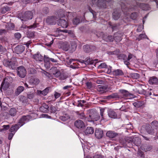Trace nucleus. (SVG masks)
Segmentation results:
<instances>
[{"label":"nucleus","instance_id":"obj_52","mask_svg":"<svg viewBox=\"0 0 158 158\" xmlns=\"http://www.w3.org/2000/svg\"><path fill=\"white\" fill-rule=\"evenodd\" d=\"M14 35L15 38L18 39H20L21 36V34L19 32L15 33Z\"/></svg>","mask_w":158,"mask_h":158},{"label":"nucleus","instance_id":"obj_43","mask_svg":"<svg viewBox=\"0 0 158 158\" xmlns=\"http://www.w3.org/2000/svg\"><path fill=\"white\" fill-rule=\"evenodd\" d=\"M50 88L49 87H48L42 91V92H41L42 93V95L44 96L46 95L49 92Z\"/></svg>","mask_w":158,"mask_h":158},{"label":"nucleus","instance_id":"obj_54","mask_svg":"<svg viewBox=\"0 0 158 158\" xmlns=\"http://www.w3.org/2000/svg\"><path fill=\"white\" fill-rule=\"evenodd\" d=\"M53 74L55 75L56 77H59L60 78V75L61 74L60 73V71L57 70L56 71L55 73H53Z\"/></svg>","mask_w":158,"mask_h":158},{"label":"nucleus","instance_id":"obj_35","mask_svg":"<svg viewBox=\"0 0 158 158\" xmlns=\"http://www.w3.org/2000/svg\"><path fill=\"white\" fill-rule=\"evenodd\" d=\"M67 13L65 12L62 10L60 9L58 12V15L60 18H62L65 16V13Z\"/></svg>","mask_w":158,"mask_h":158},{"label":"nucleus","instance_id":"obj_20","mask_svg":"<svg viewBox=\"0 0 158 158\" xmlns=\"http://www.w3.org/2000/svg\"><path fill=\"white\" fill-rule=\"evenodd\" d=\"M112 74L114 76H121L123 75L124 73L122 70L117 69L112 71Z\"/></svg>","mask_w":158,"mask_h":158},{"label":"nucleus","instance_id":"obj_27","mask_svg":"<svg viewBox=\"0 0 158 158\" xmlns=\"http://www.w3.org/2000/svg\"><path fill=\"white\" fill-rule=\"evenodd\" d=\"M17 112V110L15 108H12L10 110L9 113L10 115L14 117L16 115Z\"/></svg>","mask_w":158,"mask_h":158},{"label":"nucleus","instance_id":"obj_10","mask_svg":"<svg viewBox=\"0 0 158 158\" xmlns=\"http://www.w3.org/2000/svg\"><path fill=\"white\" fill-rule=\"evenodd\" d=\"M58 21V24L63 28H66L68 26L67 21L65 19H60Z\"/></svg>","mask_w":158,"mask_h":158},{"label":"nucleus","instance_id":"obj_14","mask_svg":"<svg viewBox=\"0 0 158 158\" xmlns=\"http://www.w3.org/2000/svg\"><path fill=\"white\" fill-rule=\"evenodd\" d=\"M89 117L93 120L97 121L100 118V116L97 112H91L89 114Z\"/></svg>","mask_w":158,"mask_h":158},{"label":"nucleus","instance_id":"obj_49","mask_svg":"<svg viewBox=\"0 0 158 158\" xmlns=\"http://www.w3.org/2000/svg\"><path fill=\"white\" fill-rule=\"evenodd\" d=\"M107 65L105 63H101L99 66L98 68L99 69L105 68V69L106 67H107Z\"/></svg>","mask_w":158,"mask_h":158},{"label":"nucleus","instance_id":"obj_3","mask_svg":"<svg viewBox=\"0 0 158 158\" xmlns=\"http://www.w3.org/2000/svg\"><path fill=\"white\" fill-rule=\"evenodd\" d=\"M3 64L6 67L11 69H14L17 66V62L16 58H13L10 60H5L3 62Z\"/></svg>","mask_w":158,"mask_h":158},{"label":"nucleus","instance_id":"obj_41","mask_svg":"<svg viewBox=\"0 0 158 158\" xmlns=\"http://www.w3.org/2000/svg\"><path fill=\"white\" fill-rule=\"evenodd\" d=\"M120 143L122 145V147H125L127 146V143L125 141V138L121 139H120Z\"/></svg>","mask_w":158,"mask_h":158},{"label":"nucleus","instance_id":"obj_22","mask_svg":"<svg viewBox=\"0 0 158 158\" xmlns=\"http://www.w3.org/2000/svg\"><path fill=\"white\" fill-rule=\"evenodd\" d=\"M94 131V129L93 127H87L84 132L85 135H89L93 134Z\"/></svg>","mask_w":158,"mask_h":158},{"label":"nucleus","instance_id":"obj_7","mask_svg":"<svg viewBox=\"0 0 158 158\" xmlns=\"http://www.w3.org/2000/svg\"><path fill=\"white\" fill-rule=\"evenodd\" d=\"M83 48L84 52L89 53L95 50L96 47L94 45L86 44L83 46Z\"/></svg>","mask_w":158,"mask_h":158},{"label":"nucleus","instance_id":"obj_55","mask_svg":"<svg viewBox=\"0 0 158 158\" xmlns=\"http://www.w3.org/2000/svg\"><path fill=\"white\" fill-rule=\"evenodd\" d=\"M121 8L122 9V11L123 12H124V11L123 10H127V7L126 6V5L123 3H122L121 5Z\"/></svg>","mask_w":158,"mask_h":158},{"label":"nucleus","instance_id":"obj_59","mask_svg":"<svg viewBox=\"0 0 158 158\" xmlns=\"http://www.w3.org/2000/svg\"><path fill=\"white\" fill-rule=\"evenodd\" d=\"M139 39H148L147 36L145 34H141L139 35Z\"/></svg>","mask_w":158,"mask_h":158},{"label":"nucleus","instance_id":"obj_34","mask_svg":"<svg viewBox=\"0 0 158 158\" xmlns=\"http://www.w3.org/2000/svg\"><path fill=\"white\" fill-rule=\"evenodd\" d=\"M130 76L133 79H137L140 77V75L136 73H131L130 74Z\"/></svg>","mask_w":158,"mask_h":158},{"label":"nucleus","instance_id":"obj_4","mask_svg":"<svg viewBox=\"0 0 158 158\" xmlns=\"http://www.w3.org/2000/svg\"><path fill=\"white\" fill-rule=\"evenodd\" d=\"M111 0H92V4L100 8H106V1L109 2Z\"/></svg>","mask_w":158,"mask_h":158},{"label":"nucleus","instance_id":"obj_40","mask_svg":"<svg viewBox=\"0 0 158 158\" xmlns=\"http://www.w3.org/2000/svg\"><path fill=\"white\" fill-rule=\"evenodd\" d=\"M144 104L143 102L139 101L137 102L134 103L133 104L136 107L138 108L142 106Z\"/></svg>","mask_w":158,"mask_h":158},{"label":"nucleus","instance_id":"obj_16","mask_svg":"<svg viewBox=\"0 0 158 158\" xmlns=\"http://www.w3.org/2000/svg\"><path fill=\"white\" fill-rule=\"evenodd\" d=\"M40 82V80L39 79L35 77H32L31 78L29 81V83L31 85H37Z\"/></svg>","mask_w":158,"mask_h":158},{"label":"nucleus","instance_id":"obj_57","mask_svg":"<svg viewBox=\"0 0 158 158\" xmlns=\"http://www.w3.org/2000/svg\"><path fill=\"white\" fill-rule=\"evenodd\" d=\"M50 107L51 112L53 113H55L56 110V109L55 107L51 106H50Z\"/></svg>","mask_w":158,"mask_h":158},{"label":"nucleus","instance_id":"obj_47","mask_svg":"<svg viewBox=\"0 0 158 158\" xmlns=\"http://www.w3.org/2000/svg\"><path fill=\"white\" fill-rule=\"evenodd\" d=\"M125 140L127 143H130L132 142L133 138L131 137H127L125 138Z\"/></svg>","mask_w":158,"mask_h":158},{"label":"nucleus","instance_id":"obj_63","mask_svg":"<svg viewBox=\"0 0 158 158\" xmlns=\"http://www.w3.org/2000/svg\"><path fill=\"white\" fill-rule=\"evenodd\" d=\"M86 86L87 87V88L89 89H90L92 88V84L91 82H87L86 83Z\"/></svg>","mask_w":158,"mask_h":158},{"label":"nucleus","instance_id":"obj_11","mask_svg":"<svg viewBox=\"0 0 158 158\" xmlns=\"http://www.w3.org/2000/svg\"><path fill=\"white\" fill-rule=\"evenodd\" d=\"M25 48L23 45H18L15 48V51L17 54H20L22 53L24 50Z\"/></svg>","mask_w":158,"mask_h":158},{"label":"nucleus","instance_id":"obj_17","mask_svg":"<svg viewBox=\"0 0 158 158\" xmlns=\"http://www.w3.org/2000/svg\"><path fill=\"white\" fill-rule=\"evenodd\" d=\"M95 137L98 139L101 138L103 135V131L101 129H97L95 131Z\"/></svg>","mask_w":158,"mask_h":158},{"label":"nucleus","instance_id":"obj_46","mask_svg":"<svg viewBox=\"0 0 158 158\" xmlns=\"http://www.w3.org/2000/svg\"><path fill=\"white\" fill-rule=\"evenodd\" d=\"M152 149V146L150 145H147L144 146V149L146 151H150Z\"/></svg>","mask_w":158,"mask_h":158},{"label":"nucleus","instance_id":"obj_5","mask_svg":"<svg viewBox=\"0 0 158 158\" xmlns=\"http://www.w3.org/2000/svg\"><path fill=\"white\" fill-rule=\"evenodd\" d=\"M31 119L32 117L29 115H23L19 119L18 124L21 127Z\"/></svg>","mask_w":158,"mask_h":158},{"label":"nucleus","instance_id":"obj_33","mask_svg":"<svg viewBox=\"0 0 158 158\" xmlns=\"http://www.w3.org/2000/svg\"><path fill=\"white\" fill-rule=\"evenodd\" d=\"M76 113L77 115V117L80 119L84 120L86 118L85 115L84 113H80L78 111H77Z\"/></svg>","mask_w":158,"mask_h":158},{"label":"nucleus","instance_id":"obj_26","mask_svg":"<svg viewBox=\"0 0 158 158\" xmlns=\"http://www.w3.org/2000/svg\"><path fill=\"white\" fill-rule=\"evenodd\" d=\"M120 98H121V96L119 95V94L114 93L110 95L106 96V98L107 99L114 98L120 99Z\"/></svg>","mask_w":158,"mask_h":158},{"label":"nucleus","instance_id":"obj_50","mask_svg":"<svg viewBox=\"0 0 158 158\" xmlns=\"http://www.w3.org/2000/svg\"><path fill=\"white\" fill-rule=\"evenodd\" d=\"M38 24L37 23H34L33 25L27 27V28L29 29L35 28L37 27Z\"/></svg>","mask_w":158,"mask_h":158},{"label":"nucleus","instance_id":"obj_37","mask_svg":"<svg viewBox=\"0 0 158 158\" xmlns=\"http://www.w3.org/2000/svg\"><path fill=\"white\" fill-rule=\"evenodd\" d=\"M100 114L102 117V120H107V118L106 116H104L103 113L104 112L105 109H100Z\"/></svg>","mask_w":158,"mask_h":158},{"label":"nucleus","instance_id":"obj_12","mask_svg":"<svg viewBox=\"0 0 158 158\" xmlns=\"http://www.w3.org/2000/svg\"><path fill=\"white\" fill-rule=\"evenodd\" d=\"M118 135V133L112 131H109L106 133V136L110 139L115 138Z\"/></svg>","mask_w":158,"mask_h":158},{"label":"nucleus","instance_id":"obj_56","mask_svg":"<svg viewBox=\"0 0 158 158\" xmlns=\"http://www.w3.org/2000/svg\"><path fill=\"white\" fill-rule=\"evenodd\" d=\"M50 58H49L48 57H47L45 56H44V61L45 62H49L50 61Z\"/></svg>","mask_w":158,"mask_h":158},{"label":"nucleus","instance_id":"obj_31","mask_svg":"<svg viewBox=\"0 0 158 158\" xmlns=\"http://www.w3.org/2000/svg\"><path fill=\"white\" fill-rule=\"evenodd\" d=\"M1 86L3 88L4 90H6L9 86V84L7 82H5L3 81L1 84Z\"/></svg>","mask_w":158,"mask_h":158},{"label":"nucleus","instance_id":"obj_45","mask_svg":"<svg viewBox=\"0 0 158 158\" xmlns=\"http://www.w3.org/2000/svg\"><path fill=\"white\" fill-rule=\"evenodd\" d=\"M105 71L108 74H112V71L111 70V67L110 66H107L105 69Z\"/></svg>","mask_w":158,"mask_h":158},{"label":"nucleus","instance_id":"obj_44","mask_svg":"<svg viewBox=\"0 0 158 158\" xmlns=\"http://www.w3.org/2000/svg\"><path fill=\"white\" fill-rule=\"evenodd\" d=\"M71 47L73 51H75L76 49L77 45L76 43L74 41H73L71 43Z\"/></svg>","mask_w":158,"mask_h":158},{"label":"nucleus","instance_id":"obj_21","mask_svg":"<svg viewBox=\"0 0 158 158\" xmlns=\"http://www.w3.org/2000/svg\"><path fill=\"white\" fill-rule=\"evenodd\" d=\"M49 107L45 103L43 104L42 105L40 108V110L43 112H47L49 111Z\"/></svg>","mask_w":158,"mask_h":158},{"label":"nucleus","instance_id":"obj_29","mask_svg":"<svg viewBox=\"0 0 158 158\" xmlns=\"http://www.w3.org/2000/svg\"><path fill=\"white\" fill-rule=\"evenodd\" d=\"M113 18L115 20H117L120 17V14L119 12L115 10L112 14Z\"/></svg>","mask_w":158,"mask_h":158},{"label":"nucleus","instance_id":"obj_2","mask_svg":"<svg viewBox=\"0 0 158 158\" xmlns=\"http://www.w3.org/2000/svg\"><path fill=\"white\" fill-rule=\"evenodd\" d=\"M33 16V13L30 11H26L23 14L20 13L18 15V17L23 22L31 19Z\"/></svg>","mask_w":158,"mask_h":158},{"label":"nucleus","instance_id":"obj_8","mask_svg":"<svg viewBox=\"0 0 158 158\" xmlns=\"http://www.w3.org/2000/svg\"><path fill=\"white\" fill-rule=\"evenodd\" d=\"M97 90L100 94L106 93L108 91V87L106 86L103 85H98L97 88Z\"/></svg>","mask_w":158,"mask_h":158},{"label":"nucleus","instance_id":"obj_24","mask_svg":"<svg viewBox=\"0 0 158 158\" xmlns=\"http://www.w3.org/2000/svg\"><path fill=\"white\" fill-rule=\"evenodd\" d=\"M24 87L22 86H18L16 89L15 93V95L16 96L19 95L24 90Z\"/></svg>","mask_w":158,"mask_h":158},{"label":"nucleus","instance_id":"obj_6","mask_svg":"<svg viewBox=\"0 0 158 158\" xmlns=\"http://www.w3.org/2000/svg\"><path fill=\"white\" fill-rule=\"evenodd\" d=\"M27 71L25 68L23 66L19 67L17 70V74L21 78H24L26 74Z\"/></svg>","mask_w":158,"mask_h":158},{"label":"nucleus","instance_id":"obj_19","mask_svg":"<svg viewBox=\"0 0 158 158\" xmlns=\"http://www.w3.org/2000/svg\"><path fill=\"white\" fill-rule=\"evenodd\" d=\"M75 126L78 128H82L85 126V124L81 120H77L74 123Z\"/></svg>","mask_w":158,"mask_h":158},{"label":"nucleus","instance_id":"obj_58","mask_svg":"<svg viewBox=\"0 0 158 158\" xmlns=\"http://www.w3.org/2000/svg\"><path fill=\"white\" fill-rule=\"evenodd\" d=\"M53 41L54 40H52L49 43L48 42H46L45 44L48 47H50L53 43Z\"/></svg>","mask_w":158,"mask_h":158},{"label":"nucleus","instance_id":"obj_60","mask_svg":"<svg viewBox=\"0 0 158 158\" xmlns=\"http://www.w3.org/2000/svg\"><path fill=\"white\" fill-rule=\"evenodd\" d=\"M113 52L114 53V55H116L118 56L119 54L120 53V52L119 49H117L115 51H113Z\"/></svg>","mask_w":158,"mask_h":158},{"label":"nucleus","instance_id":"obj_9","mask_svg":"<svg viewBox=\"0 0 158 158\" xmlns=\"http://www.w3.org/2000/svg\"><path fill=\"white\" fill-rule=\"evenodd\" d=\"M59 46L60 48H62L64 50L66 51H67L70 48V46L67 42L59 43Z\"/></svg>","mask_w":158,"mask_h":158},{"label":"nucleus","instance_id":"obj_53","mask_svg":"<svg viewBox=\"0 0 158 158\" xmlns=\"http://www.w3.org/2000/svg\"><path fill=\"white\" fill-rule=\"evenodd\" d=\"M34 33L33 32H29L27 35V37L30 38H32L34 36Z\"/></svg>","mask_w":158,"mask_h":158},{"label":"nucleus","instance_id":"obj_36","mask_svg":"<svg viewBox=\"0 0 158 158\" xmlns=\"http://www.w3.org/2000/svg\"><path fill=\"white\" fill-rule=\"evenodd\" d=\"M10 8L8 6H4L2 8L1 12L2 14H5L7 11H10Z\"/></svg>","mask_w":158,"mask_h":158},{"label":"nucleus","instance_id":"obj_25","mask_svg":"<svg viewBox=\"0 0 158 158\" xmlns=\"http://www.w3.org/2000/svg\"><path fill=\"white\" fill-rule=\"evenodd\" d=\"M108 113L109 116L111 118H116L117 117V115L116 113L112 110H109Z\"/></svg>","mask_w":158,"mask_h":158},{"label":"nucleus","instance_id":"obj_38","mask_svg":"<svg viewBox=\"0 0 158 158\" xmlns=\"http://www.w3.org/2000/svg\"><path fill=\"white\" fill-rule=\"evenodd\" d=\"M14 25L13 23H10L6 26V30H12L14 29Z\"/></svg>","mask_w":158,"mask_h":158},{"label":"nucleus","instance_id":"obj_18","mask_svg":"<svg viewBox=\"0 0 158 158\" xmlns=\"http://www.w3.org/2000/svg\"><path fill=\"white\" fill-rule=\"evenodd\" d=\"M149 83L151 85H158V79L156 77H152L149 78Z\"/></svg>","mask_w":158,"mask_h":158},{"label":"nucleus","instance_id":"obj_64","mask_svg":"<svg viewBox=\"0 0 158 158\" xmlns=\"http://www.w3.org/2000/svg\"><path fill=\"white\" fill-rule=\"evenodd\" d=\"M89 11L93 15L94 18H96V13L93 10L91 9H89Z\"/></svg>","mask_w":158,"mask_h":158},{"label":"nucleus","instance_id":"obj_15","mask_svg":"<svg viewBox=\"0 0 158 158\" xmlns=\"http://www.w3.org/2000/svg\"><path fill=\"white\" fill-rule=\"evenodd\" d=\"M56 21L55 18L53 16L48 17L46 19L47 23L49 25L55 24Z\"/></svg>","mask_w":158,"mask_h":158},{"label":"nucleus","instance_id":"obj_39","mask_svg":"<svg viewBox=\"0 0 158 158\" xmlns=\"http://www.w3.org/2000/svg\"><path fill=\"white\" fill-rule=\"evenodd\" d=\"M117 58L120 60H125L127 59L126 56L123 54H119L117 56Z\"/></svg>","mask_w":158,"mask_h":158},{"label":"nucleus","instance_id":"obj_30","mask_svg":"<svg viewBox=\"0 0 158 158\" xmlns=\"http://www.w3.org/2000/svg\"><path fill=\"white\" fill-rule=\"evenodd\" d=\"M20 127L19 124H15L12 126L10 129V131L11 132L16 131Z\"/></svg>","mask_w":158,"mask_h":158},{"label":"nucleus","instance_id":"obj_42","mask_svg":"<svg viewBox=\"0 0 158 158\" xmlns=\"http://www.w3.org/2000/svg\"><path fill=\"white\" fill-rule=\"evenodd\" d=\"M73 24L77 25L80 23V21L79 18L76 17L73 19Z\"/></svg>","mask_w":158,"mask_h":158},{"label":"nucleus","instance_id":"obj_1","mask_svg":"<svg viewBox=\"0 0 158 158\" xmlns=\"http://www.w3.org/2000/svg\"><path fill=\"white\" fill-rule=\"evenodd\" d=\"M145 128L148 134L156 135L158 130V122L155 120L152 122L150 124H146Z\"/></svg>","mask_w":158,"mask_h":158},{"label":"nucleus","instance_id":"obj_32","mask_svg":"<svg viewBox=\"0 0 158 158\" xmlns=\"http://www.w3.org/2000/svg\"><path fill=\"white\" fill-rule=\"evenodd\" d=\"M70 118L69 115L67 114H65L63 116H61L60 117V119L63 121H65Z\"/></svg>","mask_w":158,"mask_h":158},{"label":"nucleus","instance_id":"obj_62","mask_svg":"<svg viewBox=\"0 0 158 158\" xmlns=\"http://www.w3.org/2000/svg\"><path fill=\"white\" fill-rule=\"evenodd\" d=\"M60 94L56 92H55L54 96L56 99H57L59 98L60 96Z\"/></svg>","mask_w":158,"mask_h":158},{"label":"nucleus","instance_id":"obj_51","mask_svg":"<svg viewBox=\"0 0 158 158\" xmlns=\"http://www.w3.org/2000/svg\"><path fill=\"white\" fill-rule=\"evenodd\" d=\"M34 97V94L33 93H30L27 94V98L30 99H32Z\"/></svg>","mask_w":158,"mask_h":158},{"label":"nucleus","instance_id":"obj_13","mask_svg":"<svg viewBox=\"0 0 158 158\" xmlns=\"http://www.w3.org/2000/svg\"><path fill=\"white\" fill-rule=\"evenodd\" d=\"M119 95L121 96L120 99L125 98L131 95V94L127 91L125 90H120V93Z\"/></svg>","mask_w":158,"mask_h":158},{"label":"nucleus","instance_id":"obj_61","mask_svg":"<svg viewBox=\"0 0 158 158\" xmlns=\"http://www.w3.org/2000/svg\"><path fill=\"white\" fill-rule=\"evenodd\" d=\"M7 32L6 30L3 29H0V35L5 34Z\"/></svg>","mask_w":158,"mask_h":158},{"label":"nucleus","instance_id":"obj_48","mask_svg":"<svg viewBox=\"0 0 158 158\" xmlns=\"http://www.w3.org/2000/svg\"><path fill=\"white\" fill-rule=\"evenodd\" d=\"M130 16L132 19H135L137 16V14L136 12L132 13L131 14Z\"/></svg>","mask_w":158,"mask_h":158},{"label":"nucleus","instance_id":"obj_23","mask_svg":"<svg viewBox=\"0 0 158 158\" xmlns=\"http://www.w3.org/2000/svg\"><path fill=\"white\" fill-rule=\"evenodd\" d=\"M132 143L135 146H139L141 143V140L138 137H135L133 138Z\"/></svg>","mask_w":158,"mask_h":158},{"label":"nucleus","instance_id":"obj_28","mask_svg":"<svg viewBox=\"0 0 158 158\" xmlns=\"http://www.w3.org/2000/svg\"><path fill=\"white\" fill-rule=\"evenodd\" d=\"M33 58L37 61H41L43 60V56L40 54H36L33 56Z\"/></svg>","mask_w":158,"mask_h":158}]
</instances>
